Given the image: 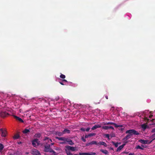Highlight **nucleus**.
Segmentation results:
<instances>
[{
    "label": "nucleus",
    "mask_w": 155,
    "mask_h": 155,
    "mask_svg": "<svg viewBox=\"0 0 155 155\" xmlns=\"http://www.w3.org/2000/svg\"><path fill=\"white\" fill-rule=\"evenodd\" d=\"M90 128L89 127H88V128H87L86 130H85L87 131V132H88L90 130Z\"/></svg>",
    "instance_id": "a19ab883"
},
{
    "label": "nucleus",
    "mask_w": 155,
    "mask_h": 155,
    "mask_svg": "<svg viewBox=\"0 0 155 155\" xmlns=\"http://www.w3.org/2000/svg\"><path fill=\"white\" fill-rule=\"evenodd\" d=\"M112 143L116 147H117L118 146V143L117 142L115 143L114 142L112 141Z\"/></svg>",
    "instance_id": "bb28decb"
},
{
    "label": "nucleus",
    "mask_w": 155,
    "mask_h": 155,
    "mask_svg": "<svg viewBox=\"0 0 155 155\" xmlns=\"http://www.w3.org/2000/svg\"><path fill=\"white\" fill-rule=\"evenodd\" d=\"M144 120L145 121H147V122L149 121V119H148L147 117H145L144 118Z\"/></svg>",
    "instance_id": "c9c22d12"
},
{
    "label": "nucleus",
    "mask_w": 155,
    "mask_h": 155,
    "mask_svg": "<svg viewBox=\"0 0 155 155\" xmlns=\"http://www.w3.org/2000/svg\"><path fill=\"white\" fill-rule=\"evenodd\" d=\"M80 130L83 131H84L85 130V129L84 128H81Z\"/></svg>",
    "instance_id": "ea45409f"
},
{
    "label": "nucleus",
    "mask_w": 155,
    "mask_h": 155,
    "mask_svg": "<svg viewBox=\"0 0 155 155\" xmlns=\"http://www.w3.org/2000/svg\"><path fill=\"white\" fill-rule=\"evenodd\" d=\"M151 137L153 138L152 140H153L155 139V133Z\"/></svg>",
    "instance_id": "e433bc0d"
},
{
    "label": "nucleus",
    "mask_w": 155,
    "mask_h": 155,
    "mask_svg": "<svg viewBox=\"0 0 155 155\" xmlns=\"http://www.w3.org/2000/svg\"><path fill=\"white\" fill-rule=\"evenodd\" d=\"M66 149L68 151L71 150V151H74L76 150V147H71L68 145H66L65 146Z\"/></svg>",
    "instance_id": "20e7f679"
},
{
    "label": "nucleus",
    "mask_w": 155,
    "mask_h": 155,
    "mask_svg": "<svg viewBox=\"0 0 155 155\" xmlns=\"http://www.w3.org/2000/svg\"><path fill=\"white\" fill-rule=\"evenodd\" d=\"M8 155H13L12 153H8Z\"/></svg>",
    "instance_id": "8fccbe9b"
},
{
    "label": "nucleus",
    "mask_w": 155,
    "mask_h": 155,
    "mask_svg": "<svg viewBox=\"0 0 155 155\" xmlns=\"http://www.w3.org/2000/svg\"><path fill=\"white\" fill-rule=\"evenodd\" d=\"M103 145L105 147H106L107 146V144L104 142L103 141H100L98 142V145Z\"/></svg>",
    "instance_id": "2eb2a0df"
},
{
    "label": "nucleus",
    "mask_w": 155,
    "mask_h": 155,
    "mask_svg": "<svg viewBox=\"0 0 155 155\" xmlns=\"http://www.w3.org/2000/svg\"><path fill=\"white\" fill-rule=\"evenodd\" d=\"M135 154L134 153H130L128 155H134Z\"/></svg>",
    "instance_id": "c03bdc74"
},
{
    "label": "nucleus",
    "mask_w": 155,
    "mask_h": 155,
    "mask_svg": "<svg viewBox=\"0 0 155 155\" xmlns=\"http://www.w3.org/2000/svg\"><path fill=\"white\" fill-rule=\"evenodd\" d=\"M104 136L108 138V139H110L109 135L108 134H105Z\"/></svg>",
    "instance_id": "72a5a7b5"
},
{
    "label": "nucleus",
    "mask_w": 155,
    "mask_h": 155,
    "mask_svg": "<svg viewBox=\"0 0 155 155\" xmlns=\"http://www.w3.org/2000/svg\"><path fill=\"white\" fill-rule=\"evenodd\" d=\"M93 144H95L97 145L98 146V142H97V141H92L91 142L88 143L87 145H93Z\"/></svg>",
    "instance_id": "1a4fd4ad"
},
{
    "label": "nucleus",
    "mask_w": 155,
    "mask_h": 155,
    "mask_svg": "<svg viewBox=\"0 0 155 155\" xmlns=\"http://www.w3.org/2000/svg\"><path fill=\"white\" fill-rule=\"evenodd\" d=\"M21 142H18V144H21Z\"/></svg>",
    "instance_id": "864d4df0"
},
{
    "label": "nucleus",
    "mask_w": 155,
    "mask_h": 155,
    "mask_svg": "<svg viewBox=\"0 0 155 155\" xmlns=\"http://www.w3.org/2000/svg\"><path fill=\"white\" fill-rule=\"evenodd\" d=\"M101 127V124H96L91 128V129L92 130H94L97 128H100Z\"/></svg>",
    "instance_id": "9b49d317"
},
{
    "label": "nucleus",
    "mask_w": 155,
    "mask_h": 155,
    "mask_svg": "<svg viewBox=\"0 0 155 155\" xmlns=\"http://www.w3.org/2000/svg\"><path fill=\"white\" fill-rule=\"evenodd\" d=\"M82 140L84 142H85L86 141V140L83 138L82 139Z\"/></svg>",
    "instance_id": "49530a36"
},
{
    "label": "nucleus",
    "mask_w": 155,
    "mask_h": 155,
    "mask_svg": "<svg viewBox=\"0 0 155 155\" xmlns=\"http://www.w3.org/2000/svg\"><path fill=\"white\" fill-rule=\"evenodd\" d=\"M152 121L153 122H154L155 123V119H153L152 120Z\"/></svg>",
    "instance_id": "09e8293b"
},
{
    "label": "nucleus",
    "mask_w": 155,
    "mask_h": 155,
    "mask_svg": "<svg viewBox=\"0 0 155 155\" xmlns=\"http://www.w3.org/2000/svg\"><path fill=\"white\" fill-rule=\"evenodd\" d=\"M60 77L62 79H64L65 78V76L64 75L61 74L60 75Z\"/></svg>",
    "instance_id": "7c9ffc66"
},
{
    "label": "nucleus",
    "mask_w": 155,
    "mask_h": 155,
    "mask_svg": "<svg viewBox=\"0 0 155 155\" xmlns=\"http://www.w3.org/2000/svg\"><path fill=\"white\" fill-rule=\"evenodd\" d=\"M105 97L107 99H108V96L107 95H106L105 96Z\"/></svg>",
    "instance_id": "de8ad7c7"
},
{
    "label": "nucleus",
    "mask_w": 155,
    "mask_h": 155,
    "mask_svg": "<svg viewBox=\"0 0 155 155\" xmlns=\"http://www.w3.org/2000/svg\"><path fill=\"white\" fill-rule=\"evenodd\" d=\"M4 147L2 143H0V149H3Z\"/></svg>",
    "instance_id": "f704fd0d"
},
{
    "label": "nucleus",
    "mask_w": 155,
    "mask_h": 155,
    "mask_svg": "<svg viewBox=\"0 0 155 155\" xmlns=\"http://www.w3.org/2000/svg\"><path fill=\"white\" fill-rule=\"evenodd\" d=\"M41 136V134L40 133H36L34 137L36 138H40Z\"/></svg>",
    "instance_id": "412c9836"
},
{
    "label": "nucleus",
    "mask_w": 155,
    "mask_h": 155,
    "mask_svg": "<svg viewBox=\"0 0 155 155\" xmlns=\"http://www.w3.org/2000/svg\"><path fill=\"white\" fill-rule=\"evenodd\" d=\"M70 140L71 139H69L68 138L65 137L64 141H65L66 143V142L68 143V141H69V140Z\"/></svg>",
    "instance_id": "2f4dec72"
},
{
    "label": "nucleus",
    "mask_w": 155,
    "mask_h": 155,
    "mask_svg": "<svg viewBox=\"0 0 155 155\" xmlns=\"http://www.w3.org/2000/svg\"><path fill=\"white\" fill-rule=\"evenodd\" d=\"M33 152L35 153V155H41L40 152L36 149H35Z\"/></svg>",
    "instance_id": "f3484780"
},
{
    "label": "nucleus",
    "mask_w": 155,
    "mask_h": 155,
    "mask_svg": "<svg viewBox=\"0 0 155 155\" xmlns=\"http://www.w3.org/2000/svg\"><path fill=\"white\" fill-rule=\"evenodd\" d=\"M59 83L62 85H66V84H64V83L63 82H59Z\"/></svg>",
    "instance_id": "58836bf2"
},
{
    "label": "nucleus",
    "mask_w": 155,
    "mask_h": 155,
    "mask_svg": "<svg viewBox=\"0 0 155 155\" xmlns=\"http://www.w3.org/2000/svg\"><path fill=\"white\" fill-rule=\"evenodd\" d=\"M100 151L102 153H104L105 154H108V151L106 150L101 149L100 150Z\"/></svg>",
    "instance_id": "a211bd4d"
},
{
    "label": "nucleus",
    "mask_w": 155,
    "mask_h": 155,
    "mask_svg": "<svg viewBox=\"0 0 155 155\" xmlns=\"http://www.w3.org/2000/svg\"><path fill=\"white\" fill-rule=\"evenodd\" d=\"M53 144H54V143H52L51 144V145H53Z\"/></svg>",
    "instance_id": "6e6d98bb"
},
{
    "label": "nucleus",
    "mask_w": 155,
    "mask_h": 155,
    "mask_svg": "<svg viewBox=\"0 0 155 155\" xmlns=\"http://www.w3.org/2000/svg\"><path fill=\"white\" fill-rule=\"evenodd\" d=\"M95 135V133H90L86 135L85 136V138H87L88 137H91L94 136Z\"/></svg>",
    "instance_id": "ddd939ff"
},
{
    "label": "nucleus",
    "mask_w": 155,
    "mask_h": 155,
    "mask_svg": "<svg viewBox=\"0 0 155 155\" xmlns=\"http://www.w3.org/2000/svg\"><path fill=\"white\" fill-rule=\"evenodd\" d=\"M63 134H65L66 133L68 134H70V130L66 129L64 130L63 131Z\"/></svg>",
    "instance_id": "dca6fc26"
},
{
    "label": "nucleus",
    "mask_w": 155,
    "mask_h": 155,
    "mask_svg": "<svg viewBox=\"0 0 155 155\" xmlns=\"http://www.w3.org/2000/svg\"><path fill=\"white\" fill-rule=\"evenodd\" d=\"M110 149L112 150H113V148H112V147H110Z\"/></svg>",
    "instance_id": "5fc2aeb1"
},
{
    "label": "nucleus",
    "mask_w": 155,
    "mask_h": 155,
    "mask_svg": "<svg viewBox=\"0 0 155 155\" xmlns=\"http://www.w3.org/2000/svg\"><path fill=\"white\" fill-rule=\"evenodd\" d=\"M32 143L34 147H36L37 146H38L39 144V141L38 139L36 138L32 140Z\"/></svg>",
    "instance_id": "f03ea898"
},
{
    "label": "nucleus",
    "mask_w": 155,
    "mask_h": 155,
    "mask_svg": "<svg viewBox=\"0 0 155 155\" xmlns=\"http://www.w3.org/2000/svg\"><path fill=\"white\" fill-rule=\"evenodd\" d=\"M30 132V130L27 129H25L23 131V133L24 134H27Z\"/></svg>",
    "instance_id": "b1692460"
},
{
    "label": "nucleus",
    "mask_w": 155,
    "mask_h": 155,
    "mask_svg": "<svg viewBox=\"0 0 155 155\" xmlns=\"http://www.w3.org/2000/svg\"><path fill=\"white\" fill-rule=\"evenodd\" d=\"M102 129L105 130H108L109 129H111L112 130H114V127L111 126H103L102 127Z\"/></svg>",
    "instance_id": "6e6552de"
},
{
    "label": "nucleus",
    "mask_w": 155,
    "mask_h": 155,
    "mask_svg": "<svg viewBox=\"0 0 155 155\" xmlns=\"http://www.w3.org/2000/svg\"><path fill=\"white\" fill-rule=\"evenodd\" d=\"M62 82H68V81L65 79H62Z\"/></svg>",
    "instance_id": "79ce46f5"
},
{
    "label": "nucleus",
    "mask_w": 155,
    "mask_h": 155,
    "mask_svg": "<svg viewBox=\"0 0 155 155\" xmlns=\"http://www.w3.org/2000/svg\"><path fill=\"white\" fill-rule=\"evenodd\" d=\"M104 124V125H109V124L114 125V126L116 127H122V125H117L116 124H115L114 123L112 122H106V123H105Z\"/></svg>",
    "instance_id": "423d86ee"
},
{
    "label": "nucleus",
    "mask_w": 155,
    "mask_h": 155,
    "mask_svg": "<svg viewBox=\"0 0 155 155\" xmlns=\"http://www.w3.org/2000/svg\"><path fill=\"white\" fill-rule=\"evenodd\" d=\"M139 141L143 144H146L147 143V141L145 140H144L142 139H140L139 140Z\"/></svg>",
    "instance_id": "aec40b11"
},
{
    "label": "nucleus",
    "mask_w": 155,
    "mask_h": 155,
    "mask_svg": "<svg viewBox=\"0 0 155 155\" xmlns=\"http://www.w3.org/2000/svg\"><path fill=\"white\" fill-rule=\"evenodd\" d=\"M125 144H124L121 146H119L117 149L116 151L117 152L120 151L124 147Z\"/></svg>",
    "instance_id": "f8f14e48"
},
{
    "label": "nucleus",
    "mask_w": 155,
    "mask_h": 155,
    "mask_svg": "<svg viewBox=\"0 0 155 155\" xmlns=\"http://www.w3.org/2000/svg\"><path fill=\"white\" fill-rule=\"evenodd\" d=\"M50 153H56V152H55V151L53 150H52V149H51V150L50 151Z\"/></svg>",
    "instance_id": "4c0bfd02"
},
{
    "label": "nucleus",
    "mask_w": 155,
    "mask_h": 155,
    "mask_svg": "<svg viewBox=\"0 0 155 155\" xmlns=\"http://www.w3.org/2000/svg\"><path fill=\"white\" fill-rule=\"evenodd\" d=\"M136 148L137 149H140L142 150H143V148L142 147H141L139 145H138L136 147Z\"/></svg>",
    "instance_id": "c756f323"
},
{
    "label": "nucleus",
    "mask_w": 155,
    "mask_h": 155,
    "mask_svg": "<svg viewBox=\"0 0 155 155\" xmlns=\"http://www.w3.org/2000/svg\"><path fill=\"white\" fill-rule=\"evenodd\" d=\"M64 134H63V132H62L57 131L56 133V135H57L59 136H62Z\"/></svg>",
    "instance_id": "6ab92c4d"
},
{
    "label": "nucleus",
    "mask_w": 155,
    "mask_h": 155,
    "mask_svg": "<svg viewBox=\"0 0 155 155\" xmlns=\"http://www.w3.org/2000/svg\"><path fill=\"white\" fill-rule=\"evenodd\" d=\"M85 155H95L96 153L94 152H90V153H85Z\"/></svg>",
    "instance_id": "4be33fe9"
},
{
    "label": "nucleus",
    "mask_w": 155,
    "mask_h": 155,
    "mask_svg": "<svg viewBox=\"0 0 155 155\" xmlns=\"http://www.w3.org/2000/svg\"><path fill=\"white\" fill-rule=\"evenodd\" d=\"M132 136L129 134H128L124 139L123 140H127L128 139L130 138Z\"/></svg>",
    "instance_id": "4468645a"
},
{
    "label": "nucleus",
    "mask_w": 155,
    "mask_h": 155,
    "mask_svg": "<svg viewBox=\"0 0 155 155\" xmlns=\"http://www.w3.org/2000/svg\"><path fill=\"white\" fill-rule=\"evenodd\" d=\"M68 144L71 145H72L74 144V143L72 142V141L71 140H70L69 141H68Z\"/></svg>",
    "instance_id": "a878e982"
},
{
    "label": "nucleus",
    "mask_w": 155,
    "mask_h": 155,
    "mask_svg": "<svg viewBox=\"0 0 155 155\" xmlns=\"http://www.w3.org/2000/svg\"><path fill=\"white\" fill-rule=\"evenodd\" d=\"M56 138L58 139L59 140H62L64 141L65 137H56Z\"/></svg>",
    "instance_id": "5701e85b"
},
{
    "label": "nucleus",
    "mask_w": 155,
    "mask_h": 155,
    "mask_svg": "<svg viewBox=\"0 0 155 155\" xmlns=\"http://www.w3.org/2000/svg\"><path fill=\"white\" fill-rule=\"evenodd\" d=\"M153 116V115H150V116H149V117L150 118H151V117H152Z\"/></svg>",
    "instance_id": "603ef678"
},
{
    "label": "nucleus",
    "mask_w": 155,
    "mask_h": 155,
    "mask_svg": "<svg viewBox=\"0 0 155 155\" xmlns=\"http://www.w3.org/2000/svg\"><path fill=\"white\" fill-rule=\"evenodd\" d=\"M44 140H48V142H49L50 141H52L51 139H49L48 137H45V139Z\"/></svg>",
    "instance_id": "c85d7f7f"
},
{
    "label": "nucleus",
    "mask_w": 155,
    "mask_h": 155,
    "mask_svg": "<svg viewBox=\"0 0 155 155\" xmlns=\"http://www.w3.org/2000/svg\"><path fill=\"white\" fill-rule=\"evenodd\" d=\"M85 153H79V154H75L74 155H85Z\"/></svg>",
    "instance_id": "473e14b6"
},
{
    "label": "nucleus",
    "mask_w": 155,
    "mask_h": 155,
    "mask_svg": "<svg viewBox=\"0 0 155 155\" xmlns=\"http://www.w3.org/2000/svg\"><path fill=\"white\" fill-rule=\"evenodd\" d=\"M61 144H67V143H66L65 141H64V142H63L61 143H60Z\"/></svg>",
    "instance_id": "a18cd8bd"
},
{
    "label": "nucleus",
    "mask_w": 155,
    "mask_h": 155,
    "mask_svg": "<svg viewBox=\"0 0 155 155\" xmlns=\"http://www.w3.org/2000/svg\"><path fill=\"white\" fill-rule=\"evenodd\" d=\"M0 132L1 133V136L3 137H5L6 136L7 131L5 130H3L2 128L0 129Z\"/></svg>",
    "instance_id": "39448f33"
},
{
    "label": "nucleus",
    "mask_w": 155,
    "mask_h": 155,
    "mask_svg": "<svg viewBox=\"0 0 155 155\" xmlns=\"http://www.w3.org/2000/svg\"><path fill=\"white\" fill-rule=\"evenodd\" d=\"M14 117L16 120L18 121L21 122H24L23 120L21 118L15 115L14 116Z\"/></svg>",
    "instance_id": "9d476101"
},
{
    "label": "nucleus",
    "mask_w": 155,
    "mask_h": 155,
    "mask_svg": "<svg viewBox=\"0 0 155 155\" xmlns=\"http://www.w3.org/2000/svg\"><path fill=\"white\" fill-rule=\"evenodd\" d=\"M141 127L142 128L145 130L146 129L147 127V126L145 124H143L142 125Z\"/></svg>",
    "instance_id": "cd10ccee"
},
{
    "label": "nucleus",
    "mask_w": 155,
    "mask_h": 155,
    "mask_svg": "<svg viewBox=\"0 0 155 155\" xmlns=\"http://www.w3.org/2000/svg\"><path fill=\"white\" fill-rule=\"evenodd\" d=\"M20 137V136L18 134H15L13 137V138L15 139H17L19 138Z\"/></svg>",
    "instance_id": "393cba45"
},
{
    "label": "nucleus",
    "mask_w": 155,
    "mask_h": 155,
    "mask_svg": "<svg viewBox=\"0 0 155 155\" xmlns=\"http://www.w3.org/2000/svg\"><path fill=\"white\" fill-rule=\"evenodd\" d=\"M52 149L50 147V145L48 144L44 146V151L45 152H50Z\"/></svg>",
    "instance_id": "7ed1b4c3"
},
{
    "label": "nucleus",
    "mask_w": 155,
    "mask_h": 155,
    "mask_svg": "<svg viewBox=\"0 0 155 155\" xmlns=\"http://www.w3.org/2000/svg\"><path fill=\"white\" fill-rule=\"evenodd\" d=\"M3 150V149H0V152H2Z\"/></svg>",
    "instance_id": "3c124183"
},
{
    "label": "nucleus",
    "mask_w": 155,
    "mask_h": 155,
    "mask_svg": "<svg viewBox=\"0 0 155 155\" xmlns=\"http://www.w3.org/2000/svg\"><path fill=\"white\" fill-rule=\"evenodd\" d=\"M8 115V113H7L6 111H2L0 112V117L2 118L5 117Z\"/></svg>",
    "instance_id": "0eeeda50"
},
{
    "label": "nucleus",
    "mask_w": 155,
    "mask_h": 155,
    "mask_svg": "<svg viewBox=\"0 0 155 155\" xmlns=\"http://www.w3.org/2000/svg\"><path fill=\"white\" fill-rule=\"evenodd\" d=\"M152 133H154L155 132V128L153 129L152 131H151Z\"/></svg>",
    "instance_id": "37998d69"
},
{
    "label": "nucleus",
    "mask_w": 155,
    "mask_h": 155,
    "mask_svg": "<svg viewBox=\"0 0 155 155\" xmlns=\"http://www.w3.org/2000/svg\"><path fill=\"white\" fill-rule=\"evenodd\" d=\"M125 133L126 134H129L132 136L133 135H138L139 134V133L134 129H130L126 131Z\"/></svg>",
    "instance_id": "f257e3e1"
}]
</instances>
